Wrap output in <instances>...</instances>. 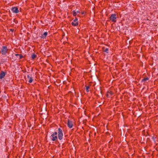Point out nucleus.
I'll return each instance as SVG.
<instances>
[{
  "instance_id": "f257e3e1",
  "label": "nucleus",
  "mask_w": 158,
  "mask_h": 158,
  "mask_svg": "<svg viewBox=\"0 0 158 158\" xmlns=\"http://www.w3.org/2000/svg\"><path fill=\"white\" fill-rule=\"evenodd\" d=\"M8 51L6 46H3L1 49V52L2 55H6Z\"/></svg>"
},
{
  "instance_id": "f03ea898",
  "label": "nucleus",
  "mask_w": 158,
  "mask_h": 158,
  "mask_svg": "<svg viewBox=\"0 0 158 158\" xmlns=\"http://www.w3.org/2000/svg\"><path fill=\"white\" fill-rule=\"evenodd\" d=\"M117 16L115 14H113L111 15L110 17V19L112 22H116V19Z\"/></svg>"
},
{
  "instance_id": "7ed1b4c3",
  "label": "nucleus",
  "mask_w": 158,
  "mask_h": 158,
  "mask_svg": "<svg viewBox=\"0 0 158 158\" xmlns=\"http://www.w3.org/2000/svg\"><path fill=\"white\" fill-rule=\"evenodd\" d=\"M58 137L60 140H61L63 139V131L60 128H58Z\"/></svg>"
},
{
  "instance_id": "20e7f679",
  "label": "nucleus",
  "mask_w": 158,
  "mask_h": 158,
  "mask_svg": "<svg viewBox=\"0 0 158 158\" xmlns=\"http://www.w3.org/2000/svg\"><path fill=\"white\" fill-rule=\"evenodd\" d=\"M57 132H55L52 133L51 136L52 137V140L55 141L57 139Z\"/></svg>"
},
{
  "instance_id": "39448f33",
  "label": "nucleus",
  "mask_w": 158,
  "mask_h": 158,
  "mask_svg": "<svg viewBox=\"0 0 158 158\" xmlns=\"http://www.w3.org/2000/svg\"><path fill=\"white\" fill-rule=\"evenodd\" d=\"M78 19L76 18L73 20V21L71 23V24L73 26H77L78 25L79 23L77 21Z\"/></svg>"
},
{
  "instance_id": "423d86ee",
  "label": "nucleus",
  "mask_w": 158,
  "mask_h": 158,
  "mask_svg": "<svg viewBox=\"0 0 158 158\" xmlns=\"http://www.w3.org/2000/svg\"><path fill=\"white\" fill-rule=\"evenodd\" d=\"M11 10L12 11L15 13H18L19 12V10L18 8L16 7H12Z\"/></svg>"
},
{
  "instance_id": "0eeeda50",
  "label": "nucleus",
  "mask_w": 158,
  "mask_h": 158,
  "mask_svg": "<svg viewBox=\"0 0 158 158\" xmlns=\"http://www.w3.org/2000/svg\"><path fill=\"white\" fill-rule=\"evenodd\" d=\"M114 94V93L112 91H108L107 92V94L106 95L108 97H110L111 95Z\"/></svg>"
},
{
  "instance_id": "6e6552de",
  "label": "nucleus",
  "mask_w": 158,
  "mask_h": 158,
  "mask_svg": "<svg viewBox=\"0 0 158 158\" xmlns=\"http://www.w3.org/2000/svg\"><path fill=\"white\" fill-rule=\"evenodd\" d=\"M68 125L69 128H71L73 127V123L72 122L68 120Z\"/></svg>"
},
{
  "instance_id": "1a4fd4ad",
  "label": "nucleus",
  "mask_w": 158,
  "mask_h": 158,
  "mask_svg": "<svg viewBox=\"0 0 158 158\" xmlns=\"http://www.w3.org/2000/svg\"><path fill=\"white\" fill-rule=\"evenodd\" d=\"M27 77L29 82L30 83H31L33 81V79L32 78V77H30L29 75H28Z\"/></svg>"
},
{
  "instance_id": "9d476101",
  "label": "nucleus",
  "mask_w": 158,
  "mask_h": 158,
  "mask_svg": "<svg viewBox=\"0 0 158 158\" xmlns=\"http://www.w3.org/2000/svg\"><path fill=\"white\" fill-rule=\"evenodd\" d=\"M6 73L4 72H2L1 73V74H0V78L2 79L4 78V77L5 76Z\"/></svg>"
},
{
  "instance_id": "9b49d317",
  "label": "nucleus",
  "mask_w": 158,
  "mask_h": 158,
  "mask_svg": "<svg viewBox=\"0 0 158 158\" xmlns=\"http://www.w3.org/2000/svg\"><path fill=\"white\" fill-rule=\"evenodd\" d=\"M73 14L74 16H76L77 15V14L79 13H80V11L79 10H77V11H75V10H74L73 11Z\"/></svg>"
},
{
  "instance_id": "f8f14e48",
  "label": "nucleus",
  "mask_w": 158,
  "mask_h": 158,
  "mask_svg": "<svg viewBox=\"0 0 158 158\" xmlns=\"http://www.w3.org/2000/svg\"><path fill=\"white\" fill-rule=\"evenodd\" d=\"M48 33L47 32H44L43 33V34L41 35V37L42 39H44L45 37L47 35Z\"/></svg>"
},
{
  "instance_id": "ddd939ff",
  "label": "nucleus",
  "mask_w": 158,
  "mask_h": 158,
  "mask_svg": "<svg viewBox=\"0 0 158 158\" xmlns=\"http://www.w3.org/2000/svg\"><path fill=\"white\" fill-rule=\"evenodd\" d=\"M36 57V55L35 54H33L31 55V58L33 59H34Z\"/></svg>"
},
{
  "instance_id": "4468645a",
  "label": "nucleus",
  "mask_w": 158,
  "mask_h": 158,
  "mask_svg": "<svg viewBox=\"0 0 158 158\" xmlns=\"http://www.w3.org/2000/svg\"><path fill=\"white\" fill-rule=\"evenodd\" d=\"M85 87H86V90L87 91V92H89V86H86Z\"/></svg>"
},
{
  "instance_id": "2eb2a0df",
  "label": "nucleus",
  "mask_w": 158,
  "mask_h": 158,
  "mask_svg": "<svg viewBox=\"0 0 158 158\" xmlns=\"http://www.w3.org/2000/svg\"><path fill=\"white\" fill-rule=\"evenodd\" d=\"M148 79H149V78H144L142 80V81H146L148 80Z\"/></svg>"
},
{
  "instance_id": "dca6fc26",
  "label": "nucleus",
  "mask_w": 158,
  "mask_h": 158,
  "mask_svg": "<svg viewBox=\"0 0 158 158\" xmlns=\"http://www.w3.org/2000/svg\"><path fill=\"white\" fill-rule=\"evenodd\" d=\"M109 50V49L108 48H106L104 50V51L105 52L107 53L108 52Z\"/></svg>"
},
{
  "instance_id": "f3484780",
  "label": "nucleus",
  "mask_w": 158,
  "mask_h": 158,
  "mask_svg": "<svg viewBox=\"0 0 158 158\" xmlns=\"http://www.w3.org/2000/svg\"><path fill=\"white\" fill-rule=\"evenodd\" d=\"M19 59H21L22 58V57H23V55H21V54H19Z\"/></svg>"
},
{
  "instance_id": "a211bd4d",
  "label": "nucleus",
  "mask_w": 158,
  "mask_h": 158,
  "mask_svg": "<svg viewBox=\"0 0 158 158\" xmlns=\"http://www.w3.org/2000/svg\"><path fill=\"white\" fill-rule=\"evenodd\" d=\"M19 54H16L15 55L16 56H19Z\"/></svg>"
},
{
  "instance_id": "6ab92c4d",
  "label": "nucleus",
  "mask_w": 158,
  "mask_h": 158,
  "mask_svg": "<svg viewBox=\"0 0 158 158\" xmlns=\"http://www.w3.org/2000/svg\"><path fill=\"white\" fill-rule=\"evenodd\" d=\"M84 13H85V12H82L81 13H82V15H83V14H84Z\"/></svg>"
}]
</instances>
